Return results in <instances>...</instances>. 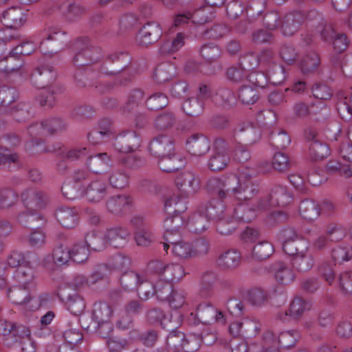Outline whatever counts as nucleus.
I'll return each mask as SVG.
<instances>
[{"mask_svg":"<svg viewBox=\"0 0 352 352\" xmlns=\"http://www.w3.org/2000/svg\"><path fill=\"white\" fill-rule=\"evenodd\" d=\"M254 171L242 170L239 175H230L220 177H212L206 183L207 190L215 193L219 199H212L207 205H201L200 212H205L210 220L217 223V230L221 234L232 233L234 228L230 225V207L225 201L232 199H252L259 191V184L254 177Z\"/></svg>","mask_w":352,"mask_h":352,"instance_id":"f257e3e1","label":"nucleus"},{"mask_svg":"<svg viewBox=\"0 0 352 352\" xmlns=\"http://www.w3.org/2000/svg\"><path fill=\"white\" fill-rule=\"evenodd\" d=\"M101 53L98 48L86 47L78 52L73 58V63L78 68L74 74L75 79L82 83V86L86 85V80H92L100 77V74L115 75L119 70L108 71L102 66L97 64L100 58Z\"/></svg>","mask_w":352,"mask_h":352,"instance_id":"f03ea898","label":"nucleus"},{"mask_svg":"<svg viewBox=\"0 0 352 352\" xmlns=\"http://www.w3.org/2000/svg\"><path fill=\"white\" fill-rule=\"evenodd\" d=\"M175 221L177 225L174 227V230H173L169 220L166 223V227L168 230L164 236V242L161 243L163 245V249L168 254V251L170 248L172 254L179 259L192 258L191 242L178 240L181 236V220L177 218Z\"/></svg>","mask_w":352,"mask_h":352,"instance_id":"7ed1b4c3","label":"nucleus"},{"mask_svg":"<svg viewBox=\"0 0 352 352\" xmlns=\"http://www.w3.org/2000/svg\"><path fill=\"white\" fill-rule=\"evenodd\" d=\"M113 316L112 307L104 301L96 302L92 308L91 318L94 328L102 337H107L112 331L111 319Z\"/></svg>","mask_w":352,"mask_h":352,"instance_id":"20e7f679","label":"nucleus"},{"mask_svg":"<svg viewBox=\"0 0 352 352\" xmlns=\"http://www.w3.org/2000/svg\"><path fill=\"white\" fill-rule=\"evenodd\" d=\"M1 21L6 28L0 31V41L5 44L18 37L17 32H12V30L21 27L25 21V18L20 8L12 7L3 13Z\"/></svg>","mask_w":352,"mask_h":352,"instance_id":"39448f33","label":"nucleus"},{"mask_svg":"<svg viewBox=\"0 0 352 352\" xmlns=\"http://www.w3.org/2000/svg\"><path fill=\"white\" fill-rule=\"evenodd\" d=\"M249 199H230L234 203L230 207V213L228 214V218H230V223L234 221L248 223L256 217L258 211L264 210L261 207L258 208L261 204L260 199L257 201L256 205L248 202Z\"/></svg>","mask_w":352,"mask_h":352,"instance_id":"423d86ee","label":"nucleus"},{"mask_svg":"<svg viewBox=\"0 0 352 352\" xmlns=\"http://www.w3.org/2000/svg\"><path fill=\"white\" fill-rule=\"evenodd\" d=\"M40 50L44 54H52L60 50L67 41L68 37L65 32L56 28H50L42 33Z\"/></svg>","mask_w":352,"mask_h":352,"instance_id":"0eeeda50","label":"nucleus"},{"mask_svg":"<svg viewBox=\"0 0 352 352\" xmlns=\"http://www.w3.org/2000/svg\"><path fill=\"white\" fill-rule=\"evenodd\" d=\"M229 162L227 142L221 138L216 139L212 154L208 161V168L212 171H220L227 166Z\"/></svg>","mask_w":352,"mask_h":352,"instance_id":"6e6552de","label":"nucleus"},{"mask_svg":"<svg viewBox=\"0 0 352 352\" xmlns=\"http://www.w3.org/2000/svg\"><path fill=\"white\" fill-rule=\"evenodd\" d=\"M175 183L177 189L184 197L194 195L201 186L199 177L190 170L179 174L175 179Z\"/></svg>","mask_w":352,"mask_h":352,"instance_id":"1a4fd4ad","label":"nucleus"},{"mask_svg":"<svg viewBox=\"0 0 352 352\" xmlns=\"http://www.w3.org/2000/svg\"><path fill=\"white\" fill-rule=\"evenodd\" d=\"M265 344L269 346L274 344L279 347L289 349L296 345L300 338V334L297 330H286L281 331L278 336H275L272 332L267 331L264 333Z\"/></svg>","mask_w":352,"mask_h":352,"instance_id":"9d476101","label":"nucleus"},{"mask_svg":"<svg viewBox=\"0 0 352 352\" xmlns=\"http://www.w3.org/2000/svg\"><path fill=\"white\" fill-rule=\"evenodd\" d=\"M32 287H23L20 285L13 287L9 289L8 297L14 304L22 305L27 311H33L36 310L39 304L36 299L31 298L29 295V290Z\"/></svg>","mask_w":352,"mask_h":352,"instance_id":"9b49d317","label":"nucleus"},{"mask_svg":"<svg viewBox=\"0 0 352 352\" xmlns=\"http://www.w3.org/2000/svg\"><path fill=\"white\" fill-rule=\"evenodd\" d=\"M292 199L291 193L287 190V188L283 186H276L272 190L270 195L261 198V206L258 208L266 210L272 206H285L288 204Z\"/></svg>","mask_w":352,"mask_h":352,"instance_id":"f8f14e48","label":"nucleus"},{"mask_svg":"<svg viewBox=\"0 0 352 352\" xmlns=\"http://www.w3.org/2000/svg\"><path fill=\"white\" fill-rule=\"evenodd\" d=\"M83 196L91 203H98L108 195V187L104 180L93 179L82 188Z\"/></svg>","mask_w":352,"mask_h":352,"instance_id":"ddd939ff","label":"nucleus"},{"mask_svg":"<svg viewBox=\"0 0 352 352\" xmlns=\"http://www.w3.org/2000/svg\"><path fill=\"white\" fill-rule=\"evenodd\" d=\"M140 145V137L135 132L126 131L117 136L114 147L118 152L131 153L137 151Z\"/></svg>","mask_w":352,"mask_h":352,"instance_id":"4468645a","label":"nucleus"},{"mask_svg":"<svg viewBox=\"0 0 352 352\" xmlns=\"http://www.w3.org/2000/svg\"><path fill=\"white\" fill-rule=\"evenodd\" d=\"M162 30L159 23L148 22L144 25L138 34V42L140 45L146 46L156 42L162 36Z\"/></svg>","mask_w":352,"mask_h":352,"instance_id":"2eb2a0df","label":"nucleus"},{"mask_svg":"<svg viewBox=\"0 0 352 352\" xmlns=\"http://www.w3.org/2000/svg\"><path fill=\"white\" fill-rule=\"evenodd\" d=\"M148 149L152 155L159 158L175 151L174 141L168 135H160L150 142Z\"/></svg>","mask_w":352,"mask_h":352,"instance_id":"dca6fc26","label":"nucleus"},{"mask_svg":"<svg viewBox=\"0 0 352 352\" xmlns=\"http://www.w3.org/2000/svg\"><path fill=\"white\" fill-rule=\"evenodd\" d=\"M244 62L250 63V69H255L259 67L263 70L267 71L275 65L274 54L271 50H265L256 56L253 53L248 54L245 57Z\"/></svg>","mask_w":352,"mask_h":352,"instance_id":"f3484780","label":"nucleus"},{"mask_svg":"<svg viewBox=\"0 0 352 352\" xmlns=\"http://www.w3.org/2000/svg\"><path fill=\"white\" fill-rule=\"evenodd\" d=\"M130 236L129 229L122 226L110 227L105 232L108 245L116 248L124 247L127 243Z\"/></svg>","mask_w":352,"mask_h":352,"instance_id":"a211bd4d","label":"nucleus"},{"mask_svg":"<svg viewBox=\"0 0 352 352\" xmlns=\"http://www.w3.org/2000/svg\"><path fill=\"white\" fill-rule=\"evenodd\" d=\"M159 168L164 172L171 173L177 171L186 165V159L184 156L175 152L166 154L158 158Z\"/></svg>","mask_w":352,"mask_h":352,"instance_id":"6ab92c4d","label":"nucleus"},{"mask_svg":"<svg viewBox=\"0 0 352 352\" xmlns=\"http://www.w3.org/2000/svg\"><path fill=\"white\" fill-rule=\"evenodd\" d=\"M292 265L297 272L300 273L307 272L312 269L315 265V258L309 250V245L307 248L298 252V254L292 257Z\"/></svg>","mask_w":352,"mask_h":352,"instance_id":"aec40b11","label":"nucleus"},{"mask_svg":"<svg viewBox=\"0 0 352 352\" xmlns=\"http://www.w3.org/2000/svg\"><path fill=\"white\" fill-rule=\"evenodd\" d=\"M270 269L274 279L280 284H290L295 280L296 275L293 270L283 261L274 262Z\"/></svg>","mask_w":352,"mask_h":352,"instance_id":"412c9836","label":"nucleus"},{"mask_svg":"<svg viewBox=\"0 0 352 352\" xmlns=\"http://www.w3.org/2000/svg\"><path fill=\"white\" fill-rule=\"evenodd\" d=\"M321 36L327 41L333 39V48L338 53L344 52L349 44V40L345 34L336 33L331 26H327L322 30Z\"/></svg>","mask_w":352,"mask_h":352,"instance_id":"4be33fe9","label":"nucleus"},{"mask_svg":"<svg viewBox=\"0 0 352 352\" xmlns=\"http://www.w3.org/2000/svg\"><path fill=\"white\" fill-rule=\"evenodd\" d=\"M21 197L23 204L30 208H43L48 202V197L45 193L34 189L25 190Z\"/></svg>","mask_w":352,"mask_h":352,"instance_id":"5701e85b","label":"nucleus"},{"mask_svg":"<svg viewBox=\"0 0 352 352\" xmlns=\"http://www.w3.org/2000/svg\"><path fill=\"white\" fill-rule=\"evenodd\" d=\"M188 152L195 156L205 155L210 148V142L202 135H193L186 141Z\"/></svg>","mask_w":352,"mask_h":352,"instance_id":"b1692460","label":"nucleus"},{"mask_svg":"<svg viewBox=\"0 0 352 352\" xmlns=\"http://www.w3.org/2000/svg\"><path fill=\"white\" fill-rule=\"evenodd\" d=\"M133 203V199L130 196L120 195L109 198L106 203V206L110 212L119 214L129 209Z\"/></svg>","mask_w":352,"mask_h":352,"instance_id":"393cba45","label":"nucleus"},{"mask_svg":"<svg viewBox=\"0 0 352 352\" xmlns=\"http://www.w3.org/2000/svg\"><path fill=\"white\" fill-rule=\"evenodd\" d=\"M55 216L59 223L64 228H74L78 222V212L74 208L61 206L57 208Z\"/></svg>","mask_w":352,"mask_h":352,"instance_id":"a878e982","label":"nucleus"},{"mask_svg":"<svg viewBox=\"0 0 352 352\" xmlns=\"http://www.w3.org/2000/svg\"><path fill=\"white\" fill-rule=\"evenodd\" d=\"M55 72L50 67L37 68L31 76V82L37 88H45L55 78Z\"/></svg>","mask_w":352,"mask_h":352,"instance_id":"bb28decb","label":"nucleus"},{"mask_svg":"<svg viewBox=\"0 0 352 352\" xmlns=\"http://www.w3.org/2000/svg\"><path fill=\"white\" fill-rule=\"evenodd\" d=\"M201 206L197 211L193 213L188 219L186 225L188 229L195 233H201L205 231L209 223L210 219L205 212H200Z\"/></svg>","mask_w":352,"mask_h":352,"instance_id":"cd10ccee","label":"nucleus"},{"mask_svg":"<svg viewBox=\"0 0 352 352\" xmlns=\"http://www.w3.org/2000/svg\"><path fill=\"white\" fill-rule=\"evenodd\" d=\"M14 278L19 285L23 287L32 288L34 286V270L30 266V261L18 267Z\"/></svg>","mask_w":352,"mask_h":352,"instance_id":"c85d7f7f","label":"nucleus"},{"mask_svg":"<svg viewBox=\"0 0 352 352\" xmlns=\"http://www.w3.org/2000/svg\"><path fill=\"white\" fill-rule=\"evenodd\" d=\"M56 10H59L69 21L75 19L82 13L81 8L69 0L56 1L51 12Z\"/></svg>","mask_w":352,"mask_h":352,"instance_id":"c756f323","label":"nucleus"},{"mask_svg":"<svg viewBox=\"0 0 352 352\" xmlns=\"http://www.w3.org/2000/svg\"><path fill=\"white\" fill-rule=\"evenodd\" d=\"M303 21V15L300 12L287 14L280 26L281 32L285 36H290L297 32Z\"/></svg>","mask_w":352,"mask_h":352,"instance_id":"7c9ffc66","label":"nucleus"},{"mask_svg":"<svg viewBox=\"0 0 352 352\" xmlns=\"http://www.w3.org/2000/svg\"><path fill=\"white\" fill-rule=\"evenodd\" d=\"M241 261V253L236 250H229L221 254L217 258V265L222 269L231 270L237 267Z\"/></svg>","mask_w":352,"mask_h":352,"instance_id":"2f4dec72","label":"nucleus"},{"mask_svg":"<svg viewBox=\"0 0 352 352\" xmlns=\"http://www.w3.org/2000/svg\"><path fill=\"white\" fill-rule=\"evenodd\" d=\"M111 160L107 153H100L88 157L87 165L90 171L100 174L110 166Z\"/></svg>","mask_w":352,"mask_h":352,"instance_id":"473e14b6","label":"nucleus"},{"mask_svg":"<svg viewBox=\"0 0 352 352\" xmlns=\"http://www.w3.org/2000/svg\"><path fill=\"white\" fill-rule=\"evenodd\" d=\"M78 324V318L74 317L72 320L68 322V328L64 331L63 337L72 348L83 340L82 331L76 327Z\"/></svg>","mask_w":352,"mask_h":352,"instance_id":"72a5a7b5","label":"nucleus"},{"mask_svg":"<svg viewBox=\"0 0 352 352\" xmlns=\"http://www.w3.org/2000/svg\"><path fill=\"white\" fill-rule=\"evenodd\" d=\"M311 303L301 297L296 296L290 302L289 315L294 320L300 319L302 316L311 308Z\"/></svg>","mask_w":352,"mask_h":352,"instance_id":"f704fd0d","label":"nucleus"},{"mask_svg":"<svg viewBox=\"0 0 352 352\" xmlns=\"http://www.w3.org/2000/svg\"><path fill=\"white\" fill-rule=\"evenodd\" d=\"M60 298L65 302L67 309L75 316L74 317L83 312L85 308V302L84 299L78 294H69L65 298L63 296Z\"/></svg>","mask_w":352,"mask_h":352,"instance_id":"c9c22d12","label":"nucleus"},{"mask_svg":"<svg viewBox=\"0 0 352 352\" xmlns=\"http://www.w3.org/2000/svg\"><path fill=\"white\" fill-rule=\"evenodd\" d=\"M299 212L303 219L314 221L320 215L319 205L313 200L305 199L300 204Z\"/></svg>","mask_w":352,"mask_h":352,"instance_id":"e433bc0d","label":"nucleus"},{"mask_svg":"<svg viewBox=\"0 0 352 352\" xmlns=\"http://www.w3.org/2000/svg\"><path fill=\"white\" fill-rule=\"evenodd\" d=\"M23 43L13 48L10 52V56L6 58V59L1 60L0 61V70L6 73H10L14 71H17L19 69H20L23 64L20 63L18 65L13 66L12 61L15 56H23Z\"/></svg>","mask_w":352,"mask_h":352,"instance_id":"4c0bfd02","label":"nucleus"},{"mask_svg":"<svg viewBox=\"0 0 352 352\" xmlns=\"http://www.w3.org/2000/svg\"><path fill=\"white\" fill-rule=\"evenodd\" d=\"M108 180L113 188L123 189L129 186V176L124 170L113 169L109 173Z\"/></svg>","mask_w":352,"mask_h":352,"instance_id":"58836bf2","label":"nucleus"},{"mask_svg":"<svg viewBox=\"0 0 352 352\" xmlns=\"http://www.w3.org/2000/svg\"><path fill=\"white\" fill-rule=\"evenodd\" d=\"M329 154L328 145L321 140H315L309 144V155L314 160H322Z\"/></svg>","mask_w":352,"mask_h":352,"instance_id":"ea45409f","label":"nucleus"},{"mask_svg":"<svg viewBox=\"0 0 352 352\" xmlns=\"http://www.w3.org/2000/svg\"><path fill=\"white\" fill-rule=\"evenodd\" d=\"M165 210L168 214L180 215L187 210L186 202L184 199L173 195L167 199L164 204Z\"/></svg>","mask_w":352,"mask_h":352,"instance_id":"a19ab883","label":"nucleus"},{"mask_svg":"<svg viewBox=\"0 0 352 352\" xmlns=\"http://www.w3.org/2000/svg\"><path fill=\"white\" fill-rule=\"evenodd\" d=\"M216 309L209 303L199 305L195 311V316L198 321L203 324H210L213 321Z\"/></svg>","mask_w":352,"mask_h":352,"instance_id":"79ce46f5","label":"nucleus"},{"mask_svg":"<svg viewBox=\"0 0 352 352\" xmlns=\"http://www.w3.org/2000/svg\"><path fill=\"white\" fill-rule=\"evenodd\" d=\"M19 330L21 334L14 342H19L21 352H35L36 346L34 342L30 338V331L27 327H21Z\"/></svg>","mask_w":352,"mask_h":352,"instance_id":"37998d69","label":"nucleus"},{"mask_svg":"<svg viewBox=\"0 0 352 352\" xmlns=\"http://www.w3.org/2000/svg\"><path fill=\"white\" fill-rule=\"evenodd\" d=\"M100 130H93L88 133V140L93 144L101 142L102 140L108 136L111 132V123L108 120H103L100 122Z\"/></svg>","mask_w":352,"mask_h":352,"instance_id":"c03bdc74","label":"nucleus"},{"mask_svg":"<svg viewBox=\"0 0 352 352\" xmlns=\"http://www.w3.org/2000/svg\"><path fill=\"white\" fill-rule=\"evenodd\" d=\"M184 267L178 263L166 264L162 279L171 283L173 280H179L185 276Z\"/></svg>","mask_w":352,"mask_h":352,"instance_id":"a18cd8bd","label":"nucleus"},{"mask_svg":"<svg viewBox=\"0 0 352 352\" xmlns=\"http://www.w3.org/2000/svg\"><path fill=\"white\" fill-rule=\"evenodd\" d=\"M320 64V58L315 52H309L300 61V67L304 74H308L317 69Z\"/></svg>","mask_w":352,"mask_h":352,"instance_id":"49530a36","label":"nucleus"},{"mask_svg":"<svg viewBox=\"0 0 352 352\" xmlns=\"http://www.w3.org/2000/svg\"><path fill=\"white\" fill-rule=\"evenodd\" d=\"M71 260L76 263L86 261L89 257V249L85 242L75 243L70 248Z\"/></svg>","mask_w":352,"mask_h":352,"instance_id":"de8ad7c7","label":"nucleus"},{"mask_svg":"<svg viewBox=\"0 0 352 352\" xmlns=\"http://www.w3.org/2000/svg\"><path fill=\"white\" fill-rule=\"evenodd\" d=\"M85 243L87 246L94 251H101L105 249L108 245L105 234L103 236L99 235L95 232L87 234L85 237Z\"/></svg>","mask_w":352,"mask_h":352,"instance_id":"09e8293b","label":"nucleus"},{"mask_svg":"<svg viewBox=\"0 0 352 352\" xmlns=\"http://www.w3.org/2000/svg\"><path fill=\"white\" fill-rule=\"evenodd\" d=\"M174 73L175 67L169 63H164L156 67L154 78L157 83H164L171 78Z\"/></svg>","mask_w":352,"mask_h":352,"instance_id":"8fccbe9b","label":"nucleus"},{"mask_svg":"<svg viewBox=\"0 0 352 352\" xmlns=\"http://www.w3.org/2000/svg\"><path fill=\"white\" fill-rule=\"evenodd\" d=\"M272 244L267 241H261L255 245L252 249V256L258 260L269 258L274 252Z\"/></svg>","mask_w":352,"mask_h":352,"instance_id":"3c124183","label":"nucleus"},{"mask_svg":"<svg viewBox=\"0 0 352 352\" xmlns=\"http://www.w3.org/2000/svg\"><path fill=\"white\" fill-rule=\"evenodd\" d=\"M268 300V292L261 287L252 288L248 292V300L252 305L263 306Z\"/></svg>","mask_w":352,"mask_h":352,"instance_id":"603ef678","label":"nucleus"},{"mask_svg":"<svg viewBox=\"0 0 352 352\" xmlns=\"http://www.w3.org/2000/svg\"><path fill=\"white\" fill-rule=\"evenodd\" d=\"M258 98L257 90L251 86H243L238 92V98L244 104H252Z\"/></svg>","mask_w":352,"mask_h":352,"instance_id":"864d4df0","label":"nucleus"},{"mask_svg":"<svg viewBox=\"0 0 352 352\" xmlns=\"http://www.w3.org/2000/svg\"><path fill=\"white\" fill-rule=\"evenodd\" d=\"M150 280H143L140 279L135 289L138 290L140 298L143 300H148L150 297L153 296L155 293V279L153 277H150Z\"/></svg>","mask_w":352,"mask_h":352,"instance_id":"5fc2aeb1","label":"nucleus"},{"mask_svg":"<svg viewBox=\"0 0 352 352\" xmlns=\"http://www.w3.org/2000/svg\"><path fill=\"white\" fill-rule=\"evenodd\" d=\"M52 258L58 266L67 264L71 261L70 248L62 244L56 246L53 250Z\"/></svg>","mask_w":352,"mask_h":352,"instance_id":"6e6d98bb","label":"nucleus"},{"mask_svg":"<svg viewBox=\"0 0 352 352\" xmlns=\"http://www.w3.org/2000/svg\"><path fill=\"white\" fill-rule=\"evenodd\" d=\"M214 17V11L205 5L191 14V21L195 24H204Z\"/></svg>","mask_w":352,"mask_h":352,"instance_id":"4d7b16f0","label":"nucleus"},{"mask_svg":"<svg viewBox=\"0 0 352 352\" xmlns=\"http://www.w3.org/2000/svg\"><path fill=\"white\" fill-rule=\"evenodd\" d=\"M21 327L25 326L22 324L16 325L10 321L0 320V334L3 336L13 338L14 341L21 334L19 330L21 329Z\"/></svg>","mask_w":352,"mask_h":352,"instance_id":"13d9d810","label":"nucleus"},{"mask_svg":"<svg viewBox=\"0 0 352 352\" xmlns=\"http://www.w3.org/2000/svg\"><path fill=\"white\" fill-rule=\"evenodd\" d=\"M177 118L170 111H164L160 113L155 120V126L160 130L170 128L176 123Z\"/></svg>","mask_w":352,"mask_h":352,"instance_id":"bf43d9fd","label":"nucleus"},{"mask_svg":"<svg viewBox=\"0 0 352 352\" xmlns=\"http://www.w3.org/2000/svg\"><path fill=\"white\" fill-rule=\"evenodd\" d=\"M120 163L128 169L138 170L145 166L146 160L139 155H129L122 157Z\"/></svg>","mask_w":352,"mask_h":352,"instance_id":"052dcab7","label":"nucleus"},{"mask_svg":"<svg viewBox=\"0 0 352 352\" xmlns=\"http://www.w3.org/2000/svg\"><path fill=\"white\" fill-rule=\"evenodd\" d=\"M309 245L305 239H298L297 241H283V250L288 255L294 257L298 252L304 250Z\"/></svg>","mask_w":352,"mask_h":352,"instance_id":"680f3d73","label":"nucleus"},{"mask_svg":"<svg viewBox=\"0 0 352 352\" xmlns=\"http://www.w3.org/2000/svg\"><path fill=\"white\" fill-rule=\"evenodd\" d=\"M168 103L167 96L161 92L151 95L146 101L147 107L152 111H157L165 107Z\"/></svg>","mask_w":352,"mask_h":352,"instance_id":"e2e57ef3","label":"nucleus"},{"mask_svg":"<svg viewBox=\"0 0 352 352\" xmlns=\"http://www.w3.org/2000/svg\"><path fill=\"white\" fill-rule=\"evenodd\" d=\"M155 293L154 295L160 300H166L168 298L173 290V285L171 283L164 279H159L155 282Z\"/></svg>","mask_w":352,"mask_h":352,"instance_id":"0e129e2a","label":"nucleus"},{"mask_svg":"<svg viewBox=\"0 0 352 352\" xmlns=\"http://www.w3.org/2000/svg\"><path fill=\"white\" fill-rule=\"evenodd\" d=\"M182 108L187 115L194 117L199 116L202 112L204 104L199 99L191 98L183 103Z\"/></svg>","mask_w":352,"mask_h":352,"instance_id":"69168bd1","label":"nucleus"},{"mask_svg":"<svg viewBox=\"0 0 352 352\" xmlns=\"http://www.w3.org/2000/svg\"><path fill=\"white\" fill-rule=\"evenodd\" d=\"M140 280L138 274L133 271H129L124 273L120 278V284L126 290H133L138 287Z\"/></svg>","mask_w":352,"mask_h":352,"instance_id":"338daca9","label":"nucleus"},{"mask_svg":"<svg viewBox=\"0 0 352 352\" xmlns=\"http://www.w3.org/2000/svg\"><path fill=\"white\" fill-rule=\"evenodd\" d=\"M200 54L208 63H211L219 58L221 50L214 44H207L201 48Z\"/></svg>","mask_w":352,"mask_h":352,"instance_id":"774afa93","label":"nucleus"}]
</instances>
